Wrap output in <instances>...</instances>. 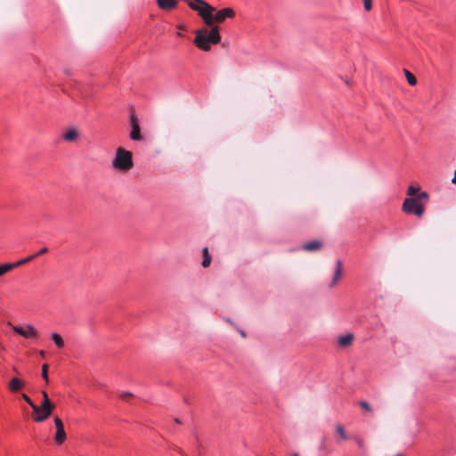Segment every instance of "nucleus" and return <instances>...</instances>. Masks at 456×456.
Wrapping results in <instances>:
<instances>
[{"mask_svg": "<svg viewBox=\"0 0 456 456\" xmlns=\"http://www.w3.org/2000/svg\"><path fill=\"white\" fill-rule=\"evenodd\" d=\"M134 166L133 154L130 151L123 148H118L116 155L112 159V167L119 171H128Z\"/></svg>", "mask_w": 456, "mask_h": 456, "instance_id": "f257e3e1", "label": "nucleus"}, {"mask_svg": "<svg viewBox=\"0 0 456 456\" xmlns=\"http://www.w3.org/2000/svg\"><path fill=\"white\" fill-rule=\"evenodd\" d=\"M428 195L426 191L420 192L417 198H406L403 204V211L406 214L415 215L421 217L424 214V207L419 202L421 198H428Z\"/></svg>", "mask_w": 456, "mask_h": 456, "instance_id": "f03ea898", "label": "nucleus"}, {"mask_svg": "<svg viewBox=\"0 0 456 456\" xmlns=\"http://www.w3.org/2000/svg\"><path fill=\"white\" fill-rule=\"evenodd\" d=\"M130 126H131V130H130V134H129L130 139L133 141H142V136L141 134L139 120H138L137 116L134 113L130 114Z\"/></svg>", "mask_w": 456, "mask_h": 456, "instance_id": "7ed1b4c3", "label": "nucleus"}, {"mask_svg": "<svg viewBox=\"0 0 456 456\" xmlns=\"http://www.w3.org/2000/svg\"><path fill=\"white\" fill-rule=\"evenodd\" d=\"M14 331L25 338H35L37 336V330L33 325H17L13 328Z\"/></svg>", "mask_w": 456, "mask_h": 456, "instance_id": "20e7f679", "label": "nucleus"}, {"mask_svg": "<svg viewBox=\"0 0 456 456\" xmlns=\"http://www.w3.org/2000/svg\"><path fill=\"white\" fill-rule=\"evenodd\" d=\"M54 425L56 428V433L54 436V441L57 444H62L66 440V432L64 430V425L61 419L56 417L54 419Z\"/></svg>", "mask_w": 456, "mask_h": 456, "instance_id": "39448f33", "label": "nucleus"}, {"mask_svg": "<svg viewBox=\"0 0 456 456\" xmlns=\"http://www.w3.org/2000/svg\"><path fill=\"white\" fill-rule=\"evenodd\" d=\"M235 16V12L232 8H224L213 13L214 23L215 22H223L227 18H233Z\"/></svg>", "mask_w": 456, "mask_h": 456, "instance_id": "423d86ee", "label": "nucleus"}, {"mask_svg": "<svg viewBox=\"0 0 456 456\" xmlns=\"http://www.w3.org/2000/svg\"><path fill=\"white\" fill-rule=\"evenodd\" d=\"M38 411L34 413V420L36 422H43L45 421L52 413L53 409L51 408H43L42 406H37Z\"/></svg>", "mask_w": 456, "mask_h": 456, "instance_id": "0eeeda50", "label": "nucleus"}, {"mask_svg": "<svg viewBox=\"0 0 456 456\" xmlns=\"http://www.w3.org/2000/svg\"><path fill=\"white\" fill-rule=\"evenodd\" d=\"M342 269H343L342 261L340 259H338L336 261L334 274H333L331 282L330 284V287H334L338 282V281L342 275Z\"/></svg>", "mask_w": 456, "mask_h": 456, "instance_id": "6e6552de", "label": "nucleus"}, {"mask_svg": "<svg viewBox=\"0 0 456 456\" xmlns=\"http://www.w3.org/2000/svg\"><path fill=\"white\" fill-rule=\"evenodd\" d=\"M322 243L320 240H311L302 245V249L305 251H314L322 248Z\"/></svg>", "mask_w": 456, "mask_h": 456, "instance_id": "1a4fd4ad", "label": "nucleus"}, {"mask_svg": "<svg viewBox=\"0 0 456 456\" xmlns=\"http://www.w3.org/2000/svg\"><path fill=\"white\" fill-rule=\"evenodd\" d=\"M158 5L160 9L170 10L177 5L176 0H157Z\"/></svg>", "mask_w": 456, "mask_h": 456, "instance_id": "9d476101", "label": "nucleus"}, {"mask_svg": "<svg viewBox=\"0 0 456 456\" xmlns=\"http://www.w3.org/2000/svg\"><path fill=\"white\" fill-rule=\"evenodd\" d=\"M23 382L18 378H12L9 382V389L12 392L19 391L23 387Z\"/></svg>", "mask_w": 456, "mask_h": 456, "instance_id": "9b49d317", "label": "nucleus"}, {"mask_svg": "<svg viewBox=\"0 0 456 456\" xmlns=\"http://www.w3.org/2000/svg\"><path fill=\"white\" fill-rule=\"evenodd\" d=\"M78 137V132L75 128L69 129L64 134L63 139L68 142H73Z\"/></svg>", "mask_w": 456, "mask_h": 456, "instance_id": "f8f14e48", "label": "nucleus"}, {"mask_svg": "<svg viewBox=\"0 0 456 456\" xmlns=\"http://www.w3.org/2000/svg\"><path fill=\"white\" fill-rule=\"evenodd\" d=\"M353 338L354 335L352 333L346 334L344 336L339 337L338 344L341 346H347L352 343Z\"/></svg>", "mask_w": 456, "mask_h": 456, "instance_id": "ddd939ff", "label": "nucleus"}, {"mask_svg": "<svg viewBox=\"0 0 456 456\" xmlns=\"http://www.w3.org/2000/svg\"><path fill=\"white\" fill-rule=\"evenodd\" d=\"M37 257V255H30L25 258H22L15 263H9L10 265L12 266V269L14 268V267H17V266H20L21 265H24V264H27L32 260H34L35 258Z\"/></svg>", "mask_w": 456, "mask_h": 456, "instance_id": "4468645a", "label": "nucleus"}, {"mask_svg": "<svg viewBox=\"0 0 456 456\" xmlns=\"http://www.w3.org/2000/svg\"><path fill=\"white\" fill-rule=\"evenodd\" d=\"M202 255H203V260H202L201 265H202L203 267H208L210 265V263H211V256L208 253V250L207 247H205L202 249Z\"/></svg>", "mask_w": 456, "mask_h": 456, "instance_id": "2eb2a0df", "label": "nucleus"}, {"mask_svg": "<svg viewBox=\"0 0 456 456\" xmlns=\"http://www.w3.org/2000/svg\"><path fill=\"white\" fill-rule=\"evenodd\" d=\"M52 340L54 342L57 347L62 348L64 346V341L62 338L58 333H52L51 335Z\"/></svg>", "mask_w": 456, "mask_h": 456, "instance_id": "dca6fc26", "label": "nucleus"}, {"mask_svg": "<svg viewBox=\"0 0 456 456\" xmlns=\"http://www.w3.org/2000/svg\"><path fill=\"white\" fill-rule=\"evenodd\" d=\"M42 395H43V403H42L41 406L43 408L46 407V408L53 409L54 404L50 401L47 393L45 391H43Z\"/></svg>", "mask_w": 456, "mask_h": 456, "instance_id": "f3484780", "label": "nucleus"}, {"mask_svg": "<svg viewBox=\"0 0 456 456\" xmlns=\"http://www.w3.org/2000/svg\"><path fill=\"white\" fill-rule=\"evenodd\" d=\"M404 73L408 83L411 86H415L417 84V78L415 77V76L407 69H404Z\"/></svg>", "mask_w": 456, "mask_h": 456, "instance_id": "a211bd4d", "label": "nucleus"}, {"mask_svg": "<svg viewBox=\"0 0 456 456\" xmlns=\"http://www.w3.org/2000/svg\"><path fill=\"white\" fill-rule=\"evenodd\" d=\"M22 398L25 400V402L29 404V406L32 408L33 410V412H37L38 411V409H37V405H36L33 401L26 395V394H22Z\"/></svg>", "mask_w": 456, "mask_h": 456, "instance_id": "6ab92c4d", "label": "nucleus"}, {"mask_svg": "<svg viewBox=\"0 0 456 456\" xmlns=\"http://www.w3.org/2000/svg\"><path fill=\"white\" fill-rule=\"evenodd\" d=\"M11 270H12V266L10 265V264L6 263V264L0 265V277Z\"/></svg>", "mask_w": 456, "mask_h": 456, "instance_id": "aec40b11", "label": "nucleus"}, {"mask_svg": "<svg viewBox=\"0 0 456 456\" xmlns=\"http://www.w3.org/2000/svg\"><path fill=\"white\" fill-rule=\"evenodd\" d=\"M336 430H337V433L341 436L342 439H344V440L347 439V436H346V433L343 426L338 425Z\"/></svg>", "mask_w": 456, "mask_h": 456, "instance_id": "412c9836", "label": "nucleus"}, {"mask_svg": "<svg viewBox=\"0 0 456 456\" xmlns=\"http://www.w3.org/2000/svg\"><path fill=\"white\" fill-rule=\"evenodd\" d=\"M420 190L419 187H415L413 185H411L408 187V190H407V194L410 195V196H414L417 192H419Z\"/></svg>", "mask_w": 456, "mask_h": 456, "instance_id": "4be33fe9", "label": "nucleus"}, {"mask_svg": "<svg viewBox=\"0 0 456 456\" xmlns=\"http://www.w3.org/2000/svg\"><path fill=\"white\" fill-rule=\"evenodd\" d=\"M47 370H48V365L47 364H44L42 366V378L45 380L46 383L49 382Z\"/></svg>", "mask_w": 456, "mask_h": 456, "instance_id": "5701e85b", "label": "nucleus"}, {"mask_svg": "<svg viewBox=\"0 0 456 456\" xmlns=\"http://www.w3.org/2000/svg\"><path fill=\"white\" fill-rule=\"evenodd\" d=\"M359 404H360V406H361L362 409H364V410H366V411H371V407H370V403H369L368 402H366V401H361V402L359 403Z\"/></svg>", "mask_w": 456, "mask_h": 456, "instance_id": "b1692460", "label": "nucleus"}, {"mask_svg": "<svg viewBox=\"0 0 456 456\" xmlns=\"http://www.w3.org/2000/svg\"><path fill=\"white\" fill-rule=\"evenodd\" d=\"M363 4L366 11H370L372 7L371 0H364Z\"/></svg>", "mask_w": 456, "mask_h": 456, "instance_id": "393cba45", "label": "nucleus"}, {"mask_svg": "<svg viewBox=\"0 0 456 456\" xmlns=\"http://www.w3.org/2000/svg\"><path fill=\"white\" fill-rule=\"evenodd\" d=\"M119 396L123 400H127L129 397H132L133 395L129 392H123L119 395Z\"/></svg>", "mask_w": 456, "mask_h": 456, "instance_id": "a878e982", "label": "nucleus"}, {"mask_svg": "<svg viewBox=\"0 0 456 456\" xmlns=\"http://www.w3.org/2000/svg\"><path fill=\"white\" fill-rule=\"evenodd\" d=\"M48 252V248L47 247H44L42 248L39 251H37V253H35L34 255H37V257L43 255V254H45Z\"/></svg>", "mask_w": 456, "mask_h": 456, "instance_id": "bb28decb", "label": "nucleus"}, {"mask_svg": "<svg viewBox=\"0 0 456 456\" xmlns=\"http://www.w3.org/2000/svg\"><path fill=\"white\" fill-rule=\"evenodd\" d=\"M356 442H357V444L359 445V447H363L364 446V442H363L362 439L357 438Z\"/></svg>", "mask_w": 456, "mask_h": 456, "instance_id": "cd10ccee", "label": "nucleus"}, {"mask_svg": "<svg viewBox=\"0 0 456 456\" xmlns=\"http://www.w3.org/2000/svg\"><path fill=\"white\" fill-rule=\"evenodd\" d=\"M174 421H175V424H177V425H181V424L183 423V422H182V420H181L180 419H178V418H175V419H174Z\"/></svg>", "mask_w": 456, "mask_h": 456, "instance_id": "c85d7f7f", "label": "nucleus"}, {"mask_svg": "<svg viewBox=\"0 0 456 456\" xmlns=\"http://www.w3.org/2000/svg\"><path fill=\"white\" fill-rule=\"evenodd\" d=\"M452 183L454 184L456 183V170L454 171L453 177L452 179Z\"/></svg>", "mask_w": 456, "mask_h": 456, "instance_id": "c756f323", "label": "nucleus"}, {"mask_svg": "<svg viewBox=\"0 0 456 456\" xmlns=\"http://www.w3.org/2000/svg\"><path fill=\"white\" fill-rule=\"evenodd\" d=\"M240 333L241 337L246 338V332L244 330H240Z\"/></svg>", "mask_w": 456, "mask_h": 456, "instance_id": "7c9ffc66", "label": "nucleus"}, {"mask_svg": "<svg viewBox=\"0 0 456 456\" xmlns=\"http://www.w3.org/2000/svg\"><path fill=\"white\" fill-rule=\"evenodd\" d=\"M39 354H40V355H41L42 357H45V351H43V350H41Z\"/></svg>", "mask_w": 456, "mask_h": 456, "instance_id": "2f4dec72", "label": "nucleus"}, {"mask_svg": "<svg viewBox=\"0 0 456 456\" xmlns=\"http://www.w3.org/2000/svg\"><path fill=\"white\" fill-rule=\"evenodd\" d=\"M291 456H299L298 453L295 452Z\"/></svg>", "mask_w": 456, "mask_h": 456, "instance_id": "473e14b6", "label": "nucleus"}, {"mask_svg": "<svg viewBox=\"0 0 456 456\" xmlns=\"http://www.w3.org/2000/svg\"><path fill=\"white\" fill-rule=\"evenodd\" d=\"M396 456H403V455H401V454H397Z\"/></svg>", "mask_w": 456, "mask_h": 456, "instance_id": "72a5a7b5", "label": "nucleus"}]
</instances>
